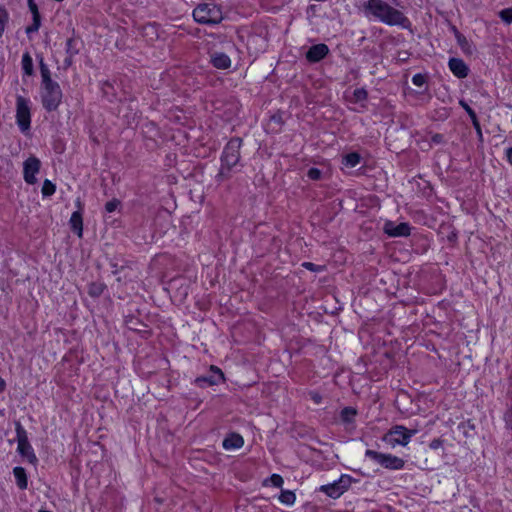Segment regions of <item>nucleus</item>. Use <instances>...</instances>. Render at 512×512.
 <instances>
[{
  "instance_id": "6e6d98bb",
  "label": "nucleus",
  "mask_w": 512,
  "mask_h": 512,
  "mask_svg": "<svg viewBox=\"0 0 512 512\" xmlns=\"http://www.w3.org/2000/svg\"><path fill=\"white\" fill-rule=\"evenodd\" d=\"M511 429H512V425H511Z\"/></svg>"
},
{
  "instance_id": "6e6552de",
  "label": "nucleus",
  "mask_w": 512,
  "mask_h": 512,
  "mask_svg": "<svg viewBox=\"0 0 512 512\" xmlns=\"http://www.w3.org/2000/svg\"><path fill=\"white\" fill-rule=\"evenodd\" d=\"M365 456L388 470H401L405 466V461L402 458L389 453L367 449Z\"/></svg>"
},
{
  "instance_id": "a19ab883",
  "label": "nucleus",
  "mask_w": 512,
  "mask_h": 512,
  "mask_svg": "<svg viewBox=\"0 0 512 512\" xmlns=\"http://www.w3.org/2000/svg\"><path fill=\"white\" fill-rule=\"evenodd\" d=\"M472 124H473L474 129L476 130V133H477V136H478L479 140L482 141L483 140V135H482L481 125H480L479 120L478 119L474 120L472 122Z\"/></svg>"
},
{
  "instance_id": "c03bdc74",
  "label": "nucleus",
  "mask_w": 512,
  "mask_h": 512,
  "mask_svg": "<svg viewBox=\"0 0 512 512\" xmlns=\"http://www.w3.org/2000/svg\"><path fill=\"white\" fill-rule=\"evenodd\" d=\"M310 397L316 404H320L322 401V396L317 392H311Z\"/></svg>"
},
{
  "instance_id": "a878e982",
  "label": "nucleus",
  "mask_w": 512,
  "mask_h": 512,
  "mask_svg": "<svg viewBox=\"0 0 512 512\" xmlns=\"http://www.w3.org/2000/svg\"><path fill=\"white\" fill-rule=\"evenodd\" d=\"M475 428L476 426L471 419H468L458 424V429L462 431L463 435L467 438L473 436Z\"/></svg>"
},
{
  "instance_id": "c85d7f7f",
  "label": "nucleus",
  "mask_w": 512,
  "mask_h": 512,
  "mask_svg": "<svg viewBox=\"0 0 512 512\" xmlns=\"http://www.w3.org/2000/svg\"><path fill=\"white\" fill-rule=\"evenodd\" d=\"M9 21V13L5 7L0 6V38L2 37L5 28Z\"/></svg>"
},
{
  "instance_id": "5701e85b",
  "label": "nucleus",
  "mask_w": 512,
  "mask_h": 512,
  "mask_svg": "<svg viewBox=\"0 0 512 512\" xmlns=\"http://www.w3.org/2000/svg\"><path fill=\"white\" fill-rule=\"evenodd\" d=\"M106 288L107 286L103 282H91L88 285L87 292L92 298H98L103 294Z\"/></svg>"
},
{
  "instance_id": "a18cd8bd",
  "label": "nucleus",
  "mask_w": 512,
  "mask_h": 512,
  "mask_svg": "<svg viewBox=\"0 0 512 512\" xmlns=\"http://www.w3.org/2000/svg\"><path fill=\"white\" fill-rule=\"evenodd\" d=\"M505 156L507 162L512 165V147H509L505 150Z\"/></svg>"
},
{
  "instance_id": "3c124183",
  "label": "nucleus",
  "mask_w": 512,
  "mask_h": 512,
  "mask_svg": "<svg viewBox=\"0 0 512 512\" xmlns=\"http://www.w3.org/2000/svg\"><path fill=\"white\" fill-rule=\"evenodd\" d=\"M452 31L454 33L455 38L457 37L458 34H462L455 26H452Z\"/></svg>"
},
{
  "instance_id": "473e14b6",
  "label": "nucleus",
  "mask_w": 512,
  "mask_h": 512,
  "mask_svg": "<svg viewBox=\"0 0 512 512\" xmlns=\"http://www.w3.org/2000/svg\"><path fill=\"white\" fill-rule=\"evenodd\" d=\"M426 82H427V78H426V75H424V74L417 73V74L413 75V77H412V83L417 87L424 86L426 84Z\"/></svg>"
},
{
  "instance_id": "f704fd0d",
  "label": "nucleus",
  "mask_w": 512,
  "mask_h": 512,
  "mask_svg": "<svg viewBox=\"0 0 512 512\" xmlns=\"http://www.w3.org/2000/svg\"><path fill=\"white\" fill-rule=\"evenodd\" d=\"M353 95L357 101H364L368 98V92L364 88L355 89Z\"/></svg>"
},
{
  "instance_id": "72a5a7b5",
  "label": "nucleus",
  "mask_w": 512,
  "mask_h": 512,
  "mask_svg": "<svg viewBox=\"0 0 512 512\" xmlns=\"http://www.w3.org/2000/svg\"><path fill=\"white\" fill-rule=\"evenodd\" d=\"M302 267L311 271V272H322L325 270V266L323 265H316L312 262H303Z\"/></svg>"
},
{
  "instance_id": "f8f14e48",
  "label": "nucleus",
  "mask_w": 512,
  "mask_h": 512,
  "mask_svg": "<svg viewBox=\"0 0 512 512\" xmlns=\"http://www.w3.org/2000/svg\"><path fill=\"white\" fill-rule=\"evenodd\" d=\"M383 231L389 237H407L411 233V226L407 222L397 224L393 221H386Z\"/></svg>"
},
{
  "instance_id": "9d476101",
  "label": "nucleus",
  "mask_w": 512,
  "mask_h": 512,
  "mask_svg": "<svg viewBox=\"0 0 512 512\" xmlns=\"http://www.w3.org/2000/svg\"><path fill=\"white\" fill-rule=\"evenodd\" d=\"M224 381L225 376L222 370L215 365H211L208 374L196 377L193 383L199 388H206Z\"/></svg>"
},
{
  "instance_id": "de8ad7c7",
  "label": "nucleus",
  "mask_w": 512,
  "mask_h": 512,
  "mask_svg": "<svg viewBox=\"0 0 512 512\" xmlns=\"http://www.w3.org/2000/svg\"><path fill=\"white\" fill-rule=\"evenodd\" d=\"M73 57L74 56H68V55L66 56V58L64 59V62H63L65 68H68L73 64Z\"/></svg>"
},
{
  "instance_id": "6ab92c4d",
  "label": "nucleus",
  "mask_w": 512,
  "mask_h": 512,
  "mask_svg": "<svg viewBox=\"0 0 512 512\" xmlns=\"http://www.w3.org/2000/svg\"><path fill=\"white\" fill-rule=\"evenodd\" d=\"M13 475L15 477L16 485L20 490H25L28 487V477L26 470L21 466L13 468Z\"/></svg>"
},
{
  "instance_id": "5fc2aeb1",
  "label": "nucleus",
  "mask_w": 512,
  "mask_h": 512,
  "mask_svg": "<svg viewBox=\"0 0 512 512\" xmlns=\"http://www.w3.org/2000/svg\"><path fill=\"white\" fill-rule=\"evenodd\" d=\"M39 512H52V511L45 510V509H40Z\"/></svg>"
},
{
  "instance_id": "09e8293b",
  "label": "nucleus",
  "mask_w": 512,
  "mask_h": 512,
  "mask_svg": "<svg viewBox=\"0 0 512 512\" xmlns=\"http://www.w3.org/2000/svg\"><path fill=\"white\" fill-rule=\"evenodd\" d=\"M75 205L78 208L77 211H80V212L83 211V203L81 202L80 198H78L76 200Z\"/></svg>"
},
{
  "instance_id": "7c9ffc66",
  "label": "nucleus",
  "mask_w": 512,
  "mask_h": 512,
  "mask_svg": "<svg viewBox=\"0 0 512 512\" xmlns=\"http://www.w3.org/2000/svg\"><path fill=\"white\" fill-rule=\"evenodd\" d=\"M459 104L466 111V113L471 119V122L478 119L475 111L464 100H460Z\"/></svg>"
},
{
  "instance_id": "bb28decb",
  "label": "nucleus",
  "mask_w": 512,
  "mask_h": 512,
  "mask_svg": "<svg viewBox=\"0 0 512 512\" xmlns=\"http://www.w3.org/2000/svg\"><path fill=\"white\" fill-rule=\"evenodd\" d=\"M279 501L282 503V504H285V505H288V506H291L295 503L296 501V495L293 491L291 490H282L280 495H279Z\"/></svg>"
},
{
  "instance_id": "423d86ee",
  "label": "nucleus",
  "mask_w": 512,
  "mask_h": 512,
  "mask_svg": "<svg viewBox=\"0 0 512 512\" xmlns=\"http://www.w3.org/2000/svg\"><path fill=\"white\" fill-rule=\"evenodd\" d=\"M416 433V429H408L403 425H394L384 435L383 441L388 443L391 447H395L397 445L407 446L412 436Z\"/></svg>"
},
{
  "instance_id": "c756f323",
  "label": "nucleus",
  "mask_w": 512,
  "mask_h": 512,
  "mask_svg": "<svg viewBox=\"0 0 512 512\" xmlns=\"http://www.w3.org/2000/svg\"><path fill=\"white\" fill-rule=\"evenodd\" d=\"M500 19L506 24H512V9L505 8L499 12Z\"/></svg>"
},
{
  "instance_id": "dca6fc26",
  "label": "nucleus",
  "mask_w": 512,
  "mask_h": 512,
  "mask_svg": "<svg viewBox=\"0 0 512 512\" xmlns=\"http://www.w3.org/2000/svg\"><path fill=\"white\" fill-rule=\"evenodd\" d=\"M211 64L217 69H228L231 66L230 57L224 52H214L210 55Z\"/></svg>"
},
{
  "instance_id": "f3484780",
  "label": "nucleus",
  "mask_w": 512,
  "mask_h": 512,
  "mask_svg": "<svg viewBox=\"0 0 512 512\" xmlns=\"http://www.w3.org/2000/svg\"><path fill=\"white\" fill-rule=\"evenodd\" d=\"M244 445L243 437L238 433H229L223 440L222 446L226 450L239 449Z\"/></svg>"
},
{
  "instance_id": "7ed1b4c3",
  "label": "nucleus",
  "mask_w": 512,
  "mask_h": 512,
  "mask_svg": "<svg viewBox=\"0 0 512 512\" xmlns=\"http://www.w3.org/2000/svg\"><path fill=\"white\" fill-rule=\"evenodd\" d=\"M240 137L231 138L224 146L220 156V168L215 176V181L220 184L232 178L233 174L239 171L238 166L241 159L240 149L242 146Z\"/></svg>"
},
{
  "instance_id": "b1692460",
  "label": "nucleus",
  "mask_w": 512,
  "mask_h": 512,
  "mask_svg": "<svg viewBox=\"0 0 512 512\" xmlns=\"http://www.w3.org/2000/svg\"><path fill=\"white\" fill-rule=\"evenodd\" d=\"M22 70L25 75L31 76L34 73L33 59L28 52H25L21 60Z\"/></svg>"
},
{
  "instance_id": "4468645a",
  "label": "nucleus",
  "mask_w": 512,
  "mask_h": 512,
  "mask_svg": "<svg viewBox=\"0 0 512 512\" xmlns=\"http://www.w3.org/2000/svg\"><path fill=\"white\" fill-rule=\"evenodd\" d=\"M450 71L459 79L466 78L469 74V67L461 58L451 57L448 61Z\"/></svg>"
},
{
  "instance_id": "0eeeda50",
  "label": "nucleus",
  "mask_w": 512,
  "mask_h": 512,
  "mask_svg": "<svg viewBox=\"0 0 512 512\" xmlns=\"http://www.w3.org/2000/svg\"><path fill=\"white\" fill-rule=\"evenodd\" d=\"M352 476L348 474H342L337 480L332 483H328L325 485H321L319 487V492L325 493L328 497L332 499H338L341 497L352 485V483L356 482Z\"/></svg>"
},
{
  "instance_id": "cd10ccee",
  "label": "nucleus",
  "mask_w": 512,
  "mask_h": 512,
  "mask_svg": "<svg viewBox=\"0 0 512 512\" xmlns=\"http://www.w3.org/2000/svg\"><path fill=\"white\" fill-rule=\"evenodd\" d=\"M56 191V185L52 183L50 180L46 179L43 182L41 193L43 197H50Z\"/></svg>"
},
{
  "instance_id": "4be33fe9",
  "label": "nucleus",
  "mask_w": 512,
  "mask_h": 512,
  "mask_svg": "<svg viewBox=\"0 0 512 512\" xmlns=\"http://www.w3.org/2000/svg\"><path fill=\"white\" fill-rule=\"evenodd\" d=\"M101 92L104 98H106L109 102H114L116 100V90L112 83L109 81L101 82Z\"/></svg>"
},
{
  "instance_id": "f03ea898",
  "label": "nucleus",
  "mask_w": 512,
  "mask_h": 512,
  "mask_svg": "<svg viewBox=\"0 0 512 512\" xmlns=\"http://www.w3.org/2000/svg\"><path fill=\"white\" fill-rule=\"evenodd\" d=\"M41 74V102L47 112H53L58 109L62 102V89L58 82L51 77L48 65L44 62L42 55L37 56Z\"/></svg>"
},
{
  "instance_id": "603ef678",
  "label": "nucleus",
  "mask_w": 512,
  "mask_h": 512,
  "mask_svg": "<svg viewBox=\"0 0 512 512\" xmlns=\"http://www.w3.org/2000/svg\"><path fill=\"white\" fill-rule=\"evenodd\" d=\"M127 325L132 324L133 326H136V323H134L133 319L126 320Z\"/></svg>"
},
{
  "instance_id": "aec40b11",
  "label": "nucleus",
  "mask_w": 512,
  "mask_h": 512,
  "mask_svg": "<svg viewBox=\"0 0 512 512\" xmlns=\"http://www.w3.org/2000/svg\"><path fill=\"white\" fill-rule=\"evenodd\" d=\"M82 40L78 37H70L66 41L65 52L68 56H75L79 54L82 47Z\"/></svg>"
},
{
  "instance_id": "1a4fd4ad",
  "label": "nucleus",
  "mask_w": 512,
  "mask_h": 512,
  "mask_svg": "<svg viewBox=\"0 0 512 512\" xmlns=\"http://www.w3.org/2000/svg\"><path fill=\"white\" fill-rule=\"evenodd\" d=\"M16 123L20 131L26 134L31 128L29 100L21 95L16 97Z\"/></svg>"
},
{
  "instance_id": "2eb2a0df",
  "label": "nucleus",
  "mask_w": 512,
  "mask_h": 512,
  "mask_svg": "<svg viewBox=\"0 0 512 512\" xmlns=\"http://www.w3.org/2000/svg\"><path fill=\"white\" fill-rule=\"evenodd\" d=\"M29 10L32 14V24L26 27V34L36 33L41 26V15L35 0L27 1Z\"/></svg>"
},
{
  "instance_id": "2f4dec72",
  "label": "nucleus",
  "mask_w": 512,
  "mask_h": 512,
  "mask_svg": "<svg viewBox=\"0 0 512 512\" xmlns=\"http://www.w3.org/2000/svg\"><path fill=\"white\" fill-rule=\"evenodd\" d=\"M307 177L310 180L318 181L322 178V171L316 167H311L307 172Z\"/></svg>"
},
{
  "instance_id": "e433bc0d",
  "label": "nucleus",
  "mask_w": 512,
  "mask_h": 512,
  "mask_svg": "<svg viewBox=\"0 0 512 512\" xmlns=\"http://www.w3.org/2000/svg\"><path fill=\"white\" fill-rule=\"evenodd\" d=\"M119 205H120V201L116 198H113L112 200L108 201L105 204V210L108 213H112L118 208Z\"/></svg>"
},
{
  "instance_id": "f257e3e1",
  "label": "nucleus",
  "mask_w": 512,
  "mask_h": 512,
  "mask_svg": "<svg viewBox=\"0 0 512 512\" xmlns=\"http://www.w3.org/2000/svg\"><path fill=\"white\" fill-rule=\"evenodd\" d=\"M364 15L388 26H399L403 29L411 27V21L400 10L383 0H367L362 5Z\"/></svg>"
},
{
  "instance_id": "8fccbe9b",
  "label": "nucleus",
  "mask_w": 512,
  "mask_h": 512,
  "mask_svg": "<svg viewBox=\"0 0 512 512\" xmlns=\"http://www.w3.org/2000/svg\"><path fill=\"white\" fill-rule=\"evenodd\" d=\"M5 389H6V382L2 377H0V393L4 392Z\"/></svg>"
},
{
  "instance_id": "393cba45",
  "label": "nucleus",
  "mask_w": 512,
  "mask_h": 512,
  "mask_svg": "<svg viewBox=\"0 0 512 512\" xmlns=\"http://www.w3.org/2000/svg\"><path fill=\"white\" fill-rule=\"evenodd\" d=\"M361 155L358 152H351L343 157L342 163L349 168L356 167L361 162Z\"/></svg>"
},
{
  "instance_id": "412c9836",
  "label": "nucleus",
  "mask_w": 512,
  "mask_h": 512,
  "mask_svg": "<svg viewBox=\"0 0 512 512\" xmlns=\"http://www.w3.org/2000/svg\"><path fill=\"white\" fill-rule=\"evenodd\" d=\"M357 410L351 406L344 407L340 412V420L345 425H353Z\"/></svg>"
},
{
  "instance_id": "20e7f679",
  "label": "nucleus",
  "mask_w": 512,
  "mask_h": 512,
  "mask_svg": "<svg viewBox=\"0 0 512 512\" xmlns=\"http://www.w3.org/2000/svg\"><path fill=\"white\" fill-rule=\"evenodd\" d=\"M195 22L202 25H217L224 19L222 9L215 3H200L193 12Z\"/></svg>"
},
{
  "instance_id": "39448f33",
  "label": "nucleus",
  "mask_w": 512,
  "mask_h": 512,
  "mask_svg": "<svg viewBox=\"0 0 512 512\" xmlns=\"http://www.w3.org/2000/svg\"><path fill=\"white\" fill-rule=\"evenodd\" d=\"M15 432H16V440H17V453L26 458L30 464L36 465L38 462V458L34 452L32 445L28 439V433L26 429L23 427L20 421H15Z\"/></svg>"
},
{
  "instance_id": "864d4df0",
  "label": "nucleus",
  "mask_w": 512,
  "mask_h": 512,
  "mask_svg": "<svg viewBox=\"0 0 512 512\" xmlns=\"http://www.w3.org/2000/svg\"><path fill=\"white\" fill-rule=\"evenodd\" d=\"M128 326H129L130 329L137 330V327L133 326L132 324H129Z\"/></svg>"
},
{
  "instance_id": "a211bd4d",
  "label": "nucleus",
  "mask_w": 512,
  "mask_h": 512,
  "mask_svg": "<svg viewBox=\"0 0 512 512\" xmlns=\"http://www.w3.org/2000/svg\"><path fill=\"white\" fill-rule=\"evenodd\" d=\"M69 225L71 230L78 236L82 237L83 235V216L82 212L74 211L70 217Z\"/></svg>"
},
{
  "instance_id": "4c0bfd02",
  "label": "nucleus",
  "mask_w": 512,
  "mask_h": 512,
  "mask_svg": "<svg viewBox=\"0 0 512 512\" xmlns=\"http://www.w3.org/2000/svg\"><path fill=\"white\" fill-rule=\"evenodd\" d=\"M109 265H110V267L112 269L111 272L114 275H117L121 270L124 269V266H122V265L119 266L118 263L116 262V259H114V258H111L109 260Z\"/></svg>"
},
{
  "instance_id": "ea45409f",
  "label": "nucleus",
  "mask_w": 512,
  "mask_h": 512,
  "mask_svg": "<svg viewBox=\"0 0 512 512\" xmlns=\"http://www.w3.org/2000/svg\"><path fill=\"white\" fill-rule=\"evenodd\" d=\"M443 443L444 441L441 439V438H435L433 439L430 444H429V447L432 449V450H437L439 449L440 447L443 446Z\"/></svg>"
},
{
  "instance_id": "37998d69",
  "label": "nucleus",
  "mask_w": 512,
  "mask_h": 512,
  "mask_svg": "<svg viewBox=\"0 0 512 512\" xmlns=\"http://www.w3.org/2000/svg\"><path fill=\"white\" fill-rule=\"evenodd\" d=\"M270 120L274 123H277L279 125H282L284 124V121H283V118H282V115L280 113H277V114H274L271 116Z\"/></svg>"
},
{
  "instance_id": "c9c22d12",
  "label": "nucleus",
  "mask_w": 512,
  "mask_h": 512,
  "mask_svg": "<svg viewBox=\"0 0 512 512\" xmlns=\"http://www.w3.org/2000/svg\"><path fill=\"white\" fill-rule=\"evenodd\" d=\"M269 481L271 482L272 486L277 488H281L284 483L282 476L279 474H272L269 477Z\"/></svg>"
},
{
  "instance_id": "49530a36",
  "label": "nucleus",
  "mask_w": 512,
  "mask_h": 512,
  "mask_svg": "<svg viewBox=\"0 0 512 512\" xmlns=\"http://www.w3.org/2000/svg\"><path fill=\"white\" fill-rule=\"evenodd\" d=\"M457 232L455 231H452L448 236H447V240L450 242V243H455L457 241Z\"/></svg>"
},
{
  "instance_id": "58836bf2",
  "label": "nucleus",
  "mask_w": 512,
  "mask_h": 512,
  "mask_svg": "<svg viewBox=\"0 0 512 512\" xmlns=\"http://www.w3.org/2000/svg\"><path fill=\"white\" fill-rule=\"evenodd\" d=\"M457 44L462 48V50H466V47L469 45L467 38L463 34H458L456 37Z\"/></svg>"
},
{
  "instance_id": "79ce46f5",
  "label": "nucleus",
  "mask_w": 512,
  "mask_h": 512,
  "mask_svg": "<svg viewBox=\"0 0 512 512\" xmlns=\"http://www.w3.org/2000/svg\"><path fill=\"white\" fill-rule=\"evenodd\" d=\"M431 142L434 144H442L445 142L444 136L440 133H435L431 137Z\"/></svg>"
},
{
  "instance_id": "9b49d317",
  "label": "nucleus",
  "mask_w": 512,
  "mask_h": 512,
  "mask_svg": "<svg viewBox=\"0 0 512 512\" xmlns=\"http://www.w3.org/2000/svg\"><path fill=\"white\" fill-rule=\"evenodd\" d=\"M40 167L41 162L35 156H31L24 161L23 177L27 184L33 185L37 182L36 174L39 172Z\"/></svg>"
},
{
  "instance_id": "ddd939ff",
  "label": "nucleus",
  "mask_w": 512,
  "mask_h": 512,
  "mask_svg": "<svg viewBox=\"0 0 512 512\" xmlns=\"http://www.w3.org/2000/svg\"><path fill=\"white\" fill-rule=\"evenodd\" d=\"M330 50L329 47L324 43L312 45L305 54L306 60L309 63H318L323 60Z\"/></svg>"
}]
</instances>
